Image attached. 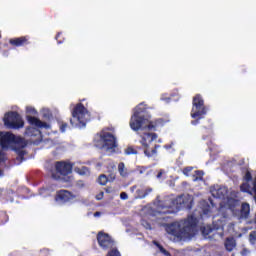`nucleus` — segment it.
Wrapping results in <instances>:
<instances>
[{
	"label": "nucleus",
	"instance_id": "obj_35",
	"mask_svg": "<svg viewBox=\"0 0 256 256\" xmlns=\"http://www.w3.org/2000/svg\"><path fill=\"white\" fill-rule=\"evenodd\" d=\"M77 186L78 187H85V183H83V181H78Z\"/></svg>",
	"mask_w": 256,
	"mask_h": 256
},
{
	"label": "nucleus",
	"instance_id": "obj_4",
	"mask_svg": "<svg viewBox=\"0 0 256 256\" xmlns=\"http://www.w3.org/2000/svg\"><path fill=\"white\" fill-rule=\"evenodd\" d=\"M0 147L3 151L12 149L15 151L19 157L25 155V147H27V142L20 136H15V134L10 132H0Z\"/></svg>",
	"mask_w": 256,
	"mask_h": 256
},
{
	"label": "nucleus",
	"instance_id": "obj_3",
	"mask_svg": "<svg viewBox=\"0 0 256 256\" xmlns=\"http://www.w3.org/2000/svg\"><path fill=\"white\" fill-rule=\"evenodd\" d=\"M192 203L193 196L189 194H184L172 200L170 204L166 203L165 206L159 204L157 211H155V209L157 208L155 204L146 205L140 211V216L142 217L141 225L142 227H144V229H148V231H151V229H153V225H155V223L153 222L155 221V217H157V215L177 213L179 209H191Z\"/></svg>",
	"mask_w": 256,
	"mask_h": 256
},
{
	"label": "nucleus",
	"instance_id": "obj_6",
	"mask_svg": "<svg viewBox=\"0 0 256 256\" xmlns=\"http://www.w3.org/2000/svg\"><path fill=\"white\" fill-rule=\"evenodd\" d=\"M27 121L32 127L27 128L26 135L28 137H41V131L39 129H50L51 126L37 117L31 115H37V110L32 106L26 107ZM36 127V128H35Z\"/></svg>",
	"mask_w": 256,
	"mask_h": 256
},
{
	"label": "nucleus",
	"instance_id": "obj_18",
	"mask_svg": "<svg viewBox=\"0 0 256 256\" xmlns=\"http://www.w3.org/2000/svg\"><path fill=\"white\" fill-rule=\"evenodd\" d=\"M11 45H15L16 47H21V45H25L27 43V38L20 37L10 40Z\"/></svg>",
	"mask_w": 256,
	"mask_h": 256
},
{
	"label": "nucleus",
	"instance_id": "obj_34",
	"mask_svg": "<svg viewBox=\"0 0 256 256\" xmlns=\"http://www.w3.org/2000/svg\"><path fill=\"white\" fill-rule=\"evenodd\" d=\"M163 175H165V172H164L163 170H161V171L158 173V175H157L158 179H161V176H163Z\"/></svg>",
	"mask_w": 256,
	"mask_h": 256
},
{
	"label": "nucleus",
	"instance_id": "obj_21",
	"mask_svg": "<svg viewBox=\"0 0 256 256\" xmlns=\"http://www.w3.org/2000/svg\"><path fill=\"white\" fill-rule=\"evenodd\" d=\"M154 245H156V247L158 248V253H161V255H163V256H171L169 251H167L165 248H163V246H161L157 242L154 241Z\"/></svg>",
	"mask_w": 256,
	"mask_h": 256
},
{
	"label": "nucleus",
	"instance_id": "obj_19",
	"mask_svg": "<svg viewBox=\"0 0 256 256\" xmlns=\"http://www.w3.org/2000/svg\"><path fill=\"white\" fill-rule=\"evenodd\" d=\"M75 173L78 175H81L82 177H87L89 175V168L82 166L81 168L75 167L74 168Z\"/></svg>",
	"mask_w": 256,
	"mask_h": 256
},
{
	"label": "nucleus",
	"instance_id": "obj_26",
	"mask_svg": "<svg viewBox=\"0 0 256 256\" xmlns=\"http://www.w3.org/2000/svg\"><path fill=\"white\" fill-rule=\"evenodd\" d=\"M106 256H121V253L117 251V249L110 250Z\"/></svg>",
	"mask_w": 256,
	"mask_h": 256
},
{
	"label": "nucleus",
	"instance_id": "obj_11",
	"mask_svg": "<svg viewBox=\"0 0 256 256\" xmlns=\"http://www.w3.org/2000/svg\"><path fill=\"white\" fill-rule=\"evenodd\" d=\"M153 141H157V134L155 133H143L140 135V143L142 147H144V154L146 157H153L155 153H157L155 149H149Z\"/></svg>",
	"mask_w": 256,
	"mask_h": 256
},
{
	"label": "nucleus",
	"instance_id": "obj_45",
	"mask_svg": "<svg viewBox=\"0 0 256 256\" xmlns=\"http://www.w3.org/2000/svg\"><path fill=\"white\" fill-rule=\"evenodd\" d=\"M113 167H115V165H114V164L112 165V169H113Z\"/></svg>",
	"mask_w": 256,
	"mask_h": 256
},
{
	"label": "nucleus",
	"instance_id": "obj_44",
	"mask_svg": "<svg viewBox=\"0 0 256 256\" xmlns=\"http://www.w3.org/2000/svg\"><path fill=\"white\" fill-rule=\"evenodd\" d=\"M221 237H223V233H220Z\"/></svg>",
	"mask_w": 256,
	"mask_h": 256
},
{
	"label": "nucleus",
	"instance_id": "obj_23",
	"mask_svg": "<svg viewBox=\"0 0 256 256\" xmlns=\"http://www.w3.org/2000/svg\"><path fill=\"white\" fill-rule=\"evenodd\" d=\"M147 197V193H145V189H138L137 190V198L138 199H145Z\"/></svg>",
	"mask_w": 256,
	"mask_h": 256
},
{
	"label": "nucleus",
	"instance_id": "obj_15",
	"mask_svg": "<svg viewBox=\"0 0 256 256\" xmlns=\"http://www.w3.org/2000/svg\"><path fill=\"white\" fill-rule=\"evenodd\" d=\"M224 245L226 251L231 252L235 250V247H237V242L233 238H227Z\"/></svg>",
	"mask_w": 256,
	"mask_h": 256
},
{
	"label": "nucleus",
	"instance_id": "obj_30",
	"mask_svg": "<svg viewBox=\"0 0 256 256\" xmlns=\"http://www.w3.org/2000/svg\"><path fill=\"white\" fill-rule=\"evenodd\" d=\"M41 113L44 115V117H49V115H50L49 108H43L41 110Z\"/></svg>",
	"mask_w": 256,
	"mask_h": 256
},
{
	"label": "nucleus",
	"instance_id": "obj_27",
	"mask_svg": "<svg viewBox=\"0 0 256 256\" xmlns=\"http://www.w3.org/2000/svg\"><path fill=\"white\" fill-rule=\"evenodd\" d=\"M125 154L126 155H135L137 154V151H135V149L131 148V147H128L126 150H125Z\"/></svg>",
	"mask_w": 256,
	"mask_h": 256
},
{
	"label": "nucleus",
	"instance_id": "obj_33",
	"mask_svg": "<svg viewBox=\"0 0 256 256\" xmlns=\"http://www.w3.org/2000/svg\"><path fill=\"white\" fill-rule=\"evenodd\" d=\"M103 195H104L103 192H100L98 195H96L97 201H101V199H103Z\"/></svg>",
	"mask_w": 256,
	"mask_h": 256
},
{
	"label": "nucleus",
	"instance_id": "obj_31",
	"mask_svg": "<svg viewBox=\"0 0 256 256\" xmlns=\"http://www.w3.org/2000/svg\"><path fill=\"white\" fill-rule=\"evenodd\" d=\"M60 131L61 133H65V131H67V123H62L60 125Z\"/></svg>",
	"mask_w": 256,
	"mask_h": 256
},
{
	"label": "nucleus",
	"instance_id": "obj_43",
	"mask_svg": "<svg viewBox=\"0 0 256 256\" xmlns=\"http://www.w3.org/2000/svg\"><path fill=\"white\" fill-rule=\"evenodd\" d=\"M161 100H162V101H164V100H165V98H161Z\"/></svg>",
	"mask_w": 256,
	"mask_h": 256
},
{
	"label": "nucleus",
	"instance_id": "obj_17",
	"mask_svg": "<svg viewBox=\"0 0 256 256\" xmlns=\"http://www.w3.org/2000/svg\"><path fill=\"white\" fill-rule=\"evenodd\" d=\"M108 181H115V174H111L110 178H107L104 174L100 175L98 178V183L100 185H107Z\"/></svg>",
	"mask_w": 256,
	"mask_h": 256
},
{
	"label": "nucleus",
	"instance_id": "obj_40",
	"mask_svg": "<svg viewBox=\"0 0 256 256\" xmlns=\"http://www.w3.org/2000/svg\"><path fill=\"white\" fill-rule=\"evenodd\" d=\"M157 142H158V143H163V140H162L161 138H159V139L157 140Z\"/></svg>",
	"mask_w": 256,
	"mask_h": 256
},
{
	"label": "nucleus",
	"instance_id": "obj_42",
	"mask_svg": "<svg viewBox=\"0 0 256 256\" xmlns=\"http://www.w3.org/2000/svg\"><path fill=\"white\" fill-rule=\"evenodd\" d=\"M131 191H135V187H132V188H131Z\"/></svg>",
	"mask_w": 256,
	"mask_h": 256
},
{
	"label": "nucleus",
	"instance_id": "obj_28",
	"mask_svg": "<svg viewBox=\"0 0 256 256\" xmlns=\"http://www.w3.org/2000/svg\"><path fill=\"white\" fill-rule=\"evenodd\" d=\"M5 161V153L3 151H0V165ZM3 175V172L0 171V177Z\"/></svg>",
	"mask_w": 256,
	"mask_h": 256
},
{
	"label": "nucleus",
	"instance_id": "obj_8",
	"mask_svg": "<svg viewBox=\"0 0 256 256\" xmlns=\"http://www.w3.org/2000/svg\"><path fill=\"white\" fill-rule=\"evenodd\" d=\"M90 117L91 114L89 113V110H87L83 104L79 103L72 111V118L70 119V123L72 127L83 129V127L87 125V121H89Z\"/></svg>",
	"mask_w": 256,
	"mask_h": 256
},
{
	"label": "nucleus",
	"instance_id": "obj_5",
	"mask_svg": "<svg viewBox=\"0 0 256 256\" xmlns=\"http://www.w3.org/2000/svg\"><path fill=\"white\" fill-rule=\"evenodd\" d=\"M147 111V104L145 102L140 103L135 107L134 113L130 119V128L132 131H140L141 129H155L157 127V122L153 124L151 121V116L145 118V113Z\"/></svg>",
	"mask_w": 256,
	"mask_h": 256
},
{
	"label": "nucleus",
	"instance_id": "obj_9",
	"mask_svg": "<svg viewBox=\"0 0 256 256\" xmlns=\"http://www.w3.org/2000/svg\"><path fill=\"white\" fill-rule=\"evenodd\" d=\"M56 171L60 174V176L53 175L52 177L54 179H60V181H63V183H73L74 177H73V165L71 163L67 162H58L56 164Z\"/></svg>",
	"mask_w": 256,
	"mask_h": 256
},
{
	"label": "nucleus",
	"instance_id": "obj_14",
	"mask_svg": "<svg viewBox=\"0 0 256 256\" xmlns=\"http://www.w3.org/2000/svg\"><path fill=\"white\" fill-rule=\"evenodd\" d=\"M97 240L102 249H111V247H113V241L109 234L100 232L97 236Z\"/></svg>",
	"mask_w": 256,
	"mask_h": 256
},
{
	"label": "nucleus",
	"instance_id": "obj_41",
	"mask_svg": "<svg viewBox=\"0 0 256 256\" xmlns=\"http://www.w3.org/2000/svg\"><path fill=\"white\" fill-rule=\"evenodd\" d=\"M192 125H197V121H192Z\"/></svg>",
	"mask_w": 256,
	"mask_h": 256
},
{
	"label": "nucleus",
	"instance_id": "obj_1",
	"mask_svg": "<svg viewBox=\"0 0 256 256\" xmlns=\"http://www.w3.org/2000/svg\"><path fill=\"white\" fill-rule=\"evenodd\" d=\"M214 211L215 204L211 200L202 201L199 211L194 212L192 216H189L186 220L174 222L166 226L169 239L174 242L189 241L197 233V221H199V217L205 219V217H209Z\"/></svg>",
	"mask_w": 256,
	"mask_h": 256
},
{
	"label": "nucleus",
	"instance_id": "obj_38",
	"mask_svg": "<svg viewBox=\"0 0 256 256\" xmlns=\"http://www.w3.org/2000/svg\"><path fill=\"white\" fill-rule=\"evenodd\" d=\"M94 217H101V212H95Z\"/></svg>",
	"mask_w": 256,
	"mask_h": 256
},
{
	"label": "nucleus",
	"instance_id": "obj_29",
	"mask_svg": "<svg viewBox=\"0 0 256 256\" xmlns=\"http://www.w3.org/2000/svg\"><path fill=\"white\" fill-rule=\"evenodd\" d=\"M211 231H213V229H211L209 226L204 227V228L202 229L203 235H209V233H211Z\"/></svg>",
	"mask_w": 256,
	"mask_h": 256
},
{
	"label": "nucleus",
	"instance_id": "obj_16",
	"mask_svg": "<svg viewBox=\"0 0 256 256\" xmlns=\"http://www.w3.org/2000/svg\"><path fill=\"white\" fill-rule=\"evenodd\" d=\"M250 207L248 203H243L240 210V218L247 219L249 217Z\"/></svg>",
	"mask_w": 256,
	"mask_h": 256
},
{
	"label": "nucleus",
	"instance_id": "obj_39",
	"mask_svg": "<svg viewBox=\"0 0 256 256\" xmlns=\"http://www.w3.org/2000/svg\"><path fill=\"white\" fill-rule=\"evenodd\" d=\"M101 165H103V164L97 163L96 167H97L98 169H101Z\"/></svg>",
	"mask_w": 256,
	"mask_h": 256
},
{
	"label": "nucleus",
	"instance_id": "obj_13",
	"mask_svg": "<svg viewBox=\"0 0 256 256\" xmlns=\"http://www.w3.org/2000/svg\"><path fill=\"white\" fill-rule=\"evenodd\" d=\"M74 199H76L75 194H72L67 190L58 191L55 197V201L59 205H63V203H71Z\"/></svg>",
	"mask_w": 256,
	"mask_h": 256
},
{
	"label": "nucleus",
	"instance_id": "obj_36",
	"mask_svg": "<svg viewBox=\"0 0 256 256\" xmlns=\"http://www.w3.org/2000/svg\"><path fill=\"white\" fill-rule=\"evenodd\" d=\"M145 193H147V195H149V193H151L153 191V189L151 188H144Z\"/></svg>",
	"mask_w": 256,
	"mask_h": 256
},
{
	"label": "nucleus",
	"instance_id": "obj_25",
	"mask_svg": "<svg viewBox=\"0 0 256 256\" xmlns=\"http://www.w3.org/2000/svg\"><path fill=\"white\" fill-rule=\"evenodd\" d=\"M191 171H193V167H191V166L186 167V168H184V170H183V174H184L186 177H190V176H191Z\"/></svg>",
	"mask_w": 256,
	"mask_h": 256
},
{
	"label": "nucleus",
	"instance_id": "obj_47",
	"mask_svg": "<svg viewBox=\"0 0 256 256\" xmlns=\"http://www.w3.org/2000/svg\"><path fill=\"white\" fill-rule=\"evenodd\" d=\"M57 37H59V34H58V36ZM57 37H56V39H57Z\"/></svg>",
	"mask_w": 256,
	"mask_h": 256
},
{
	"label": "nucleus",
	"instance_id": "obj_7",
	"mask_svg": "<svg viewBox=\"0 0 256 256\" xmlns=\"http://www.w3.org/2000/svg\"><path fill=\"white\" fill-rule=\"evenodd\" d=\"M94 145L106 153H115L117 138L113 133L103 130L94 137Z\"/></svg>",
	"mask_w": 256,
	"mask_h": 256
},
{
	"label": "nucleus",
	"instance_id": "obj_32",
	"mask_svg": "<svg viewBox=\"0 0 256 256\" xmlns=\"http://www.w3.org/2000/svg\"><path fill=\"white\" fill-rule=\"evenodd\" d=\"M120 199H122L123 201H127V199H129V196L127 195V193L122 192L120 194Z\"/></svg>",
	"mask_w": 256,
	"mask_h": 256
},
{
	"label": "nucleus",
	"instance_id": "obj_24",
	"mask_svg": "<svg viewBox=\"0 0 256 256\" xmlns=\"http://www.w3.org/2000/svg\"><path fill=\"white\" fill-rule=\"evenodd\" d=\"M164 149L169 151V153H173V151H175V143L172 142L170 144L164 145Z\"/></svg>",
	"mask_w": 256,
	"mask_h": 256
},
{
	"label": "nucleus",
	"instance_id": "obj_46",
	"mask_svg": "<svg viewBox=\"0 0 256 256\" xmlns=\"http://www.w3.org/2000/svg\"><path fill=\"white\" fill-rule=\"evenodd\" d=\"M157 147H159V146H155V149H157Z\"/></svg>",
	"mask_w": 256,
	"mask_h": 256
},
{
	"label": "nucleus",
	"instance_id": "obj_10",
	"mask_svg": "<svg viewBox=\"0 0 256 256\" xmlns=\"http://www.w3.org/2000/svg\"><path fill=\"white\" fill-rule=\"evenodd\" d=\"M7 129H23L25 122L17 112H7L3 118Z\"/></svg>",
	"mask_w": 256,
	"mask_h": 256
},
{
	"label": "nucleus",
	"instance_id": "obj_37",
	"mask_svg": "<svg viewBox=\"0 0 256 256\" xmlns=\"http://www.w3.org/2000/svg\"><path fill=\"white\" fill-rule=\"evenodd\" d=\"M228 227H229V228H228V231H233V224L229 223V224H228Z\"/></svg>",
	"mask_w": 256,
	"mask_h": 256
},
{
	"label": "nucleus",
	"instance_id": "obj_20",
	"mask_svg": "<svg viewBox=\"0 0 256 256\" xmlns=\"http://www.w3.org/2000/svg\"><path fill=\"white\" fill-rule=\"evenodd\" d=\"M118 171L121 177H127L129 173L127 172V168H125V164L122 162L118 165Z\"/></svg>",
	"mask_w": 256,
	"mask_h": 256
},
{
	"label": "nucleus",
	"instance_id": "obj_12",
	"mask_svg": "<svg viewBox=\"0 0 256 256\" xmlns=\"http://www.w3.org/2000/svg\"><path fill=\"white\" fill-rule=\"evenodd\" d=\"M206 113L207 109H205L203 98L201 97V95H196L193 99V107L191 111L192 119H196V121H199V119H203V115H206Z\"/></svg>",
	"mask_w": 256,
	"mask_h": 256
},
{
	"label": "nucleus",
	"instance_id": "obj_22",
	"mask_svg": "<svg viewBox=\"0 0 256 256\" xmlns=\"http://www.w3.org/2000/svg\"><path fill=\"white\" fill-rule=\"evenodd\" d=\"M193 181H203V172L195 171V173L193 174Z\"/></svg>",
	"mask_w": 256,
	"mask_h": 256
},
{
	"label": "nucleus",
	"instance_id": "obj_2",
	"mask_svg": "<svg viewBox=\"0 0 256 256\" xmlns=\"http://www.w3.org/2000/svg\"><path fill=\"white\" fill-rule=\"evenodd\" d=\"M211 194L215 199H221L218 209L219 215L214 218L213 229L225 231V225L231 219V216L239 215V201L235 199L237 193L231 192L225 186L216 185L211 188Z\"/></svg>",
	"mask_w": 256,
	"mask_h": 256
}]
</instances>
